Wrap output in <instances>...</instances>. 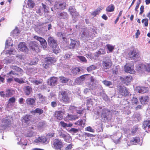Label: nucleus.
Instances as JSON below:
<instances>
[{"label": "nucleus", "instance_id": "nucleus-1", "mask_svg": "<svg viewBox=\"0 0 150 150\" xmlns=\"http://www.w3.org/2000/svg\"><path fill=\"white\" fill-rule=\"evenodd\" d=\"M97 113L98 115H100L103 121L106 122L109 120L111 118V112L107 109L101 107L99 106L97 108Z\"/></svg>", "mask_w": 150, "mask_h": 150}, {"label": "nucleus", "instance_id": "nucleus-2", "mask_svg": "<svg viewBox=\"0 0 150 150\" xmlns=\"http://www.w3.org/2000/svg\"><path fill=\"white\" fill-rule=\"evenodd\" d=\"M48 42L49 45L51 47L54 53L57 54L59 53L60 50L57 45V41L53 37H50L48 38Z\"/></svg>", "mask_w": 150, "mask_h": 150}, {"label": "nucleus", "instance_id": "nucleus-3", "mask_svg": "<svg viewBox=\"0 0 150 150\" xmlns=\"http://www.w3.org/2000/svg\"><path fill=\"white\" fill-rule=\"evenodd\" d=\"M128 57L131 60H136L140 57L139 51L136 49L131 50L128 53Z\"/></svg>", "mask_w": 150, "mask_h": 150}, {"label": "nucleus", "instance_id": "nucleus-4", "mask_svg": "<svg viewBox=\"0 0 150 150\" xmlns=\"http://www.w3.org/2000/svg\"><path fill=\"white\" fill-rule=\"evenodd\" d=\"M63 146V142L61 139H55L53 140L52 147L55 149L61 150Z\"/></svg>", "mask_w": 150, "mask_h": 150}, {"label": "nucleus", "instance_id": "nucleus-5", "mask_svg": "<svg viewBox=\"0 0 150 150\" xmlns=\"http://www.w3.org/2000/svg\"><path fill=\"white\" fill-rule=\"evenodd\" d=\"M112 65V62L108 57L103 58L102 60V66L104 69H107L110 68Z\"/></svg>", "mask_w": 150, "mask_h": 150}, {"label": "nucleus", "instance_id": "nucleus-6", "mask_svg": "<svg viewBox=\"0 0 150 150\" xmlns=\"http://www.w3.org/2000/svg\"><path fill=\"white\" fill-rule=\"evenodd\" d=\"M29 47L32 51L38 53L40 52L38 44L35 41L30 42L29 43Z\"/></svg>", "mask_w": 150, "mask_h": 150}, {"label": "nucleus", "instance_id": "nucleus-7", "mask_svg": "<svg viewBox=\"0 0 150 150\" xmlns=\"http://www.w3.org/2000/svg\"><path fill=\"white\" fill-rule=\"evenodd\" d=\"M42 6H40L36 11L37 13L40 16L42 15L43 12L46 13L48 12L49 10L48 7L46 5L43 3H42Z\"/></svg>", "mask_w": 150, "mask_h": 150}, {"label": "nucleus", "instance_id": "nucleus-8", "mask_svg": "<svg viewBox=\"0 0 150 150\" xmlns=\"http://www.w3.org/2000/svg\"><path fill=\"white\" fill-rule=\"evenodd\" d=\"M133 65L129 63H127L124 66L125 71L130 74H134L135 71L134 69Z\"/></svg>", "mask_w": 150, "mask_h": 150}, {"label": "nucleus", "instance_id": "nucleus-9", "mask_svg": "<svg viewBox=\"0 0 150 150\" xmlns=\"http://www.w3.org/2000/svg\"><path fill=\"white\" fill-rule=\"evenodd\" d=\"M34 38L39 41L40 45L42 46L43 48L45 49L47 47V44L46 41L43 38L38 36H35Z\"/></svg>", "mask_w": 150, "mask_h": 150}, {"label": "nucleus", "instance_id": "nucleus-10", "mask_svg": "<svg viewBox=\"0 0 150 150\" xmlns=\"http://www.w3.org/2000/svg\"><path fill=\"white\" fill-rule=\"evenodd\" d=\"M118 93L122 96H126L128 94V92L125 87L119 86L118 87Z\"/></svg>", "mask_w": 150, "mask_h": 150}, {"label": "nucleus", "instance_id": "nucleus-11", "mask_svg": "<svg viewBox=\"0 0 150 150\" xmlns=\"http://www.w3.org/2000/svg\"><path fill=\"white\" fill-rule=\"evenodd\" d=\"M66 6V3L64 2H56L54 5V8L56 9L63 10L65 9Z\"/></svg>", "mask_w": 150, "mask_h": 150}, {"label": "nucleus", "instance_id": "nucleus-12", "mask_svg": "<svg viewBox=\"0 0 150 150\" xmlns=\"http://www.w3.org/2000/svg\"><path fill=\"white\" fill-rule=\"evenodd\" d=\"M35 142L36 143H41L47 144L49 142V140L44 136H42L38 137L36 139Z\"/></svg>", "mask_w": 150, "mask_h": 150}, {"label": "nucleus", "instance_id": "nucleus-13", "mask_svg": "<svg viewBox=\"0 0 150 150\" xmlns=\"http://www.w3.org/2000/svg\"><path fill=\"white\" fill-rule=\"evenodd\" d=\"M18 48L21 51L24 52H28V49L24 42H21L18 45Z\"/></svg>", "mask_w": 150, "mask_h": 150}, {"label": "nucleus", "instance_id": "nucleus-14", "mask_svg": "<svg viewBox=\"0 0 150 150\" xmlns=\"http://www.w3.org/2000/svg\"><path fill=\"white\" fill-rule=\"evenodd\" d=\"M122 81L124 82L125 84L128 85L132 80V77L130 75L125 76L121 79Z\"/></svg>", "mask_w": 150, "mask_h": 150}, {"label": "nucleus", "instance_id": "nucleus-15", "mask_svg": "<svg viewBox=\"0 0 150 150\" xmlns=\"http://www.w3.org/2000/svg\"><path fill=\"white\" fill-rule=\"evenodd\" d=\"M136 90L139 93H143L148 91V88L144 86H137L136 87Z\"/></svg>", "mask_w": 150, "mask_h": 150}, {"label": "nucleus", "instance_id": "nucleus-16", "mask_svg": "<svg viewBox=\"0 0 150 150\" xmlns=\"http://www.w3.org/2000/svg\"><path fill=\"white\" fill-rule=\"evenodd\" d=\"M83 134L80 130L76 129V139H77L80 140H83Z\"/></svg>", "mask_w": 150, "mask_h": 150}, {"label": "nucleus", "instance_id": "nucleus-17", "mask_svg": "<svg viewBox=\"0 0 150 150\" xmlns=\"http://www.w3.org/2000/svg\"><path fill=\"white\" fill-rule=\"evenodd\" d=\"M57 81V77H52L50 79H48L47 83L49 85L51 86H54L56 84Z\"/></svg>", "mask_w": 150, "mask_h": 150}, {"label": "nucleus", "instance_id": "nucleus-18", "mask_svg": "<svg viewBox=\"0 0 150 150\" xmlns=\"http://www.w3.org/2000/svg\"><path fill=\"white\" fill-rule=\"evenodd\" d=\"M56 59L55 58L51 57H48L45 58V63L50 64L52 63H54L56 62Z\"/></svg>", "mask_w": 150, "mask_h": 150}, {"label": "nucleus", "instance_id": "nucleus-19", "mask_svg": "<svg viewBox=\"0 0 150 150\" xmlns=\"http://www.w3.org/2000/svg\"><path fill=\"white\" fill-rule=\"evenodd\" d=\"M143 127L145 130H146L147 129L148 131L150 132V121L147 120L144 121Z\"/></svg>", "mask_w": 150, "mask_h": 150}, {"label": "nucleus", "instance_id": "nucleus-20", "mask_svg": "<svg viewBox=\"0 0 150 150\" xmlns=\"http://www.w3.org/2000/svg\"><path fill=\"white\" fill-rule=\"evenodd\" d=\"M149 97L147 96H142L140 98V100L142 104H146L147 103L149 100Z\"/></svg>", "mask_w": 150, "mask_h": 150}, {"label": "nucleus", "instance_id": "nucleus-21", "mask_svg": "<svg viewBox=\"0 0 150 150\" xmlns=\"http://www.w3.org/2000/svg\"><path fill=\"white\" fill-rule=\"evenodd\" d=\"M62 96V100L64 102H67L69 101V98L67 94L64 91H62L61 93Z\"/></svg>", "mask_w": 150, "mask_h": 150}, {"label": "nucleus", "instance_id": "nucleus-22", "mask_svg": "<svg viewBox=\"0 0 150 150\" xmlns=\"http://www.w3.org/2000/svg\"><path fill=\"white\" fill-rule=\"evenodd\" d=\"M32 115H27L23 117L22 119V122L25 123H28L30 121L32 117Z\"/></svg>", "mask_w": 150, "mask_h": 150}, {"label": "nucleus", "instance_id": "nucleus-23", "mask_svg": "<svg viewBox=\"0 0 150 150\" xmlns=\"http://www.w3.org/2000/svg\"><path fill=\"white\" fill-rule=\"evenodd\" d=\"M26 102L28 105H33L34 104L35 100L33 98H29L26 99Z\"/></svg>", "mask_w": 150, "mask_h": 150}, {"label": "nucleus", "instance_id": "nucleus-24", "mask_svg": "<svg viewBox=\"0 0 150 150\" xmlns=\"http://www.w3.org/2000/svg\"><path fill=\"white\" fill-rule=\"evenodd\" d=\"M85 75H82L77 78L76 79V82L78 84L81 83L85 79Z\"/></svg>", "mask_w": 150, "mask_h": 150}, {"label": "nucleus", "instance_id": "nucleus-25", "mask_svg": "<svg viewBox=\"0 0 150 150\" xmlns=\"http://www.w3.org/2000/svg\"><path fill=\"white\" fill-rule=\"evenodd\" d=\"M144 64H139L136 66V69L139 72H143L144 71Z\"/></svg>", "mask_w": 150, "mask_h": 150}, {"label": "nucleus", "instance_id": "nucleus-26", "mask_svg": "<svg viewBox=\"0 0 150 150\" xmlns=\"http://www.w3.org/2000/svg\"><path fill=\"white\" fill-rule=\"evenodd\" d=\"M63 112L60 111H59L56 113V117L57 119L60 120L62 119L63 118Z\"/></svg>", "mask_w": 150, "mask_h": 150}, {"label": "nucleus", "instance_id": "nucleus-27", "mask_svg": "<svg viewBox=\"0 0 150 150\" xmlns=\"http://www.w3.org/2000/svg\"><path fill=\"white\" fill-rule=\"evenodd\" d=\"M43 112V111L42 110L38 108H37L34 110L31 111H30L31 113L34 115L36 113H38L39 115H40Z\"/></svg>", "mask_w": 150, "mask_h": 150}, {"label": "nucleus", "instance_id": "nucleus-28", "mask_svg": "<svg viewBox=\"0 0 150 150\" xmlns=\"http://www.w3.org/2000/svg\"><path fill=\"white\" fill-rule=\"evenodd\" d=\"M83 38H88L89 35V33L87 29L84 28L83 29L82 34L81 35Z\"/></svg>", "mask_w": 150, "mask_h": 150}, {"label": "nucleus", "instance_id": "nucleus-29", "mask_svg": "<svg viewBox=\"0 0 150 150\" xmlns=\"http://www.w3.org/2000/svg\"><path fill=\"white\" fill-rule=\"evenodd\" d=\"M11 67L12 69L15 70L21 74H22L23 72V71L22 69L17 66L12 65L11 66Z\"/></svg>", "mask_w": 150, "mask_h": 150}, {"label": "nucleus", "instance_id": "nucleus-30", "mask_svg": "<svg viewBox=\"0 0 150 150\" xmlns=\"http://www.w3.org/2000/svg\"><path fill=\"white\" fill-rule=\"evenodd\" d=\"M140 141L139 137H135L132 139L130 140V143L133 144H135L136 143L139 142Z\"/></svg>", "mask_w": 150, "mask_h": 150}, {"label": "nucleus", "instance_id": "nucleus-31", "mask_svg": "<svg viewBox=\"0 0 150 150\" xmlns=\"http://www.w3.org/2000/svg\"><path fill=\"white\" fill-rule=\"evenodd\" d=\"M115 8L114 5L113 4H111L106 8V11L109 12H112L114 11Z\"/></svg>", "mask_w": 150, "mask_h": 150}, {"label": "nucleus", "instance_id": "nucleus-32", "mask_svg": "<svg viewBox=\"0 0 150 150\" xmlns=\"http://www.w3.org/2000/svg\"><path fill=\"white\" fill-rule=\"evenodd\" d=\"M32 89L29 86H26L25 87V93L26 95H29L32 92Z\"/></svg>", "mask_w": 150, "mask_h": 150}, {"label": "nucleus", "instance_id": "nucleus-33", "mask_svg": "<svg viewBox=\"0 0 150 150\" xmlns=\"http://www.w3.org/2000/svg\"><path fill=\"white\" fill-rule=\"evenodd\" d=\"M57 35L60 39H62L64 41H65V40H66V38L65 37L66 35L64 33L59 32L57 33Z\"/></svg>", "mask_w": 150, "mask_h": 150}, {"label": "nucleus", "instance_id": "nucleus-34", "mask_svg": "<svg viewBox=\"0 0 150 150\" xmlns=\"http://www.w3.org/2000/svg\"><path fill=\"white\" fill-rule=\"evenodd\" d=\"M59 79L60 82L62 83H67L69 80V79L62 76L59 77Z\"/></svg>", "mask_w": 150, "mask_h": 150}, {"label": "nucleus", "instance_id": "nucleus-35", "mask_svg": "<svg viewBox=\"0 0 150 150\" xmlns=\"http://www.w3.org/2000/svg\"><path fill=\"white\" fill-rule=\"evenodd\" d=\"M85 120L84 119L81 120L77 121L76 122V125H77L83 127L85 124Z\"/></svg>", "mask_w": 150, "mask_h": 150}, {"label": "nucleus", "instance_id": "nucleus-36", "mask_svg": "<svg viewBox=\"0 0 150 150\" xmlns=\"http://www.w3.org/2000/svg\"><path fill=\"white\" fill-rule=\"evenodd\" d=\"M3 123L5 127H9L11 123L10 120L7 118L3 120Z\"/></svg>", "mask_w": 150, "mask_h": 150}, {"label": "nucleus", "instance_id": "nucleus-37", "mask_svg": "<svg viewBox=\"0 0 150 150\" xmlns=\"http://www.w3.org/2000/svg\"><path fill=\"white\" fill-rule=\"evenodd\" d=\"M37 95L38 96L39 98V100L41 101L42 103H43L46 99V97L41 93H39Z\"/></svg>", "mask_w": 150, "mask_h": 150}, {"label": "nucleus", "instance_id": "nucleus-38", "mask_svg": "<svg viewBox=\"0 0 150 150\" xmlns=\"http://www.w3.org/2000/svg\"><path fill=\"white\" fill-rule=\"evenodd\" d=\"M64 120L65 121H67V120H75V117L74 116L68 114L66 117L64 118Z\"/></svg>", "mask_w": 150, "mask_h": 150}, {"label": "nucleus", "instance_id": "nucleus-39", "mask_svg": "<svg viewBox=\"0 0 150 150\" xmlns=\"http://www.w3.org/2000/svg\"><path fill=\"white\" fill-rule=\"evenodd\" d=\"M27 5L30 8H32L35 6V4L32 0H28L27 1Z\"/></svg>", "mask_w": 150, "mask_h": 150}, {"label": "nucleus", "instance_id": "nucleus-40", "mask_svg": "<svg viewBox=\"0 0 150 150\" xmlns=\"http://www.w3.org/2000/svg\"><path fill=\"white\" fill-rule=\"evenodd\" d=\"M60 18L66 19L67 18V14L65 12H62L58 14Z\"/></svg>", "mask_w": 150, "mask_h": 150}, {"label": "nucleus", "instance_id": "nucleus-41", "mask_svg": "<svg viewBox=\"0 0 150 150\" xmlns=\"http://www.w3.org/2000/svg\"><path fill=\"white\" fill-rule=\"evenodd\" d=\"M38 61V59L36 57L33 58L30 60L29 64L30 65H35L37 64Z\"/></svg>", "mask_w": 150, "mask_h": 150}, {"label": "nucleus", "instance_id": "nucleus-42", "mask_svg": "<svg viewBox=\"0 0 150 150\" xmlns=\"http://www.w3.org/2000/svg\"><path fill=\"white\" fill-rule=\"evenodd\" d=\"M89 86L90 88L91 89L94 90L98 88V84L93 82L92 84L90 83L89 85Z\"/></svg>", "mask_w": 150, "mask_h": 150}, {"label": "nucleus", "instance_id": "nucleus-43", "mask_svg": "<svg viewBox=\"0 0 150 150\" xmlns=\"http://www.w3.org/2000/svg\"><path fill=\"white\" fill-rule=\"evenodd\" d=\"M42 79H40L39 80L33 79L31 81L33 83L36 85H38L42 84Z\"/></svg>", "mask_w": 150, "mask_h": 150}, {"label": "nucleus", "instance_id": "nucleus-44", "mask_svg": "<svg viewBox=\"0 0 150 150\" xmlns=\"http://www.w3.org/2000/svg\"><path fill=\"white\" fill-rule=\"evenodd\" d=\"M15 52V51L14 49H11L9 50H6L5 51L6 54H8L9 55L14 54Z\"/></svg>", "mask_w": 150, "mask_h": 150}, {"label": "nucleus", "instance_id": "nucleus-45", "mask_svg": "<svg viewBox=\"0 0 150 150\" xmlns=\"http://www.w3.org/2000/svg\"><path fill=\"white\" fill-rule=\"evenodd\" d=\"M71 43L70 45V48L71 49H73L75 47V40L74 39H70Z\"/></svg>", "mask_w": 150, "mask_h": 150}, {"label": "nucleus", "instance_id": "nucleus-46", "mask_svg": "<svg viewBox=\"0 0 150 150\" xmlns=\"http://www.w3.org/2000/svg\"><path fill=\"white\" fill-rule=\"evenodd\" d=\"M102 9L103 8L101 7L98 8V9L93 12L91 13L92 15L94 16H96L97 15L99 14L100 11L102 10Z\"/></svg>", "mask_w": 150, "mask_h": 150}, {"label": "nucleus", "instance_id": "nucleus-47", "mask_svg": "<svg viewBox=\"0 0 150 150\" xmlns=\"http://www.w3.org/2000/svg\"><path fill=\"white\" fill-rule=\"evenodd\" d=\"M14 80L16 82L20 84H22L25 83V82L22 78H15Z\"/></svg>", "mask_w": 150, "mask_h": 150}, {"label": "nucleus", "instance_id": "nucleus-48", "mask_svg": "<svg viewBox=\"0 0 150 150\" xmlns=\"http://www.w3.org/2000/svg\"><path fill=\"white\" fill-rule=\"evenodd\" d=\"M106 47L110 52H112L114 49L115 47L110 44H107Z\"/></svg>", "mask_w": 150, "mask_h": 150}, {"label": "nucleus", "instance_id": "nucleus-49", "mask_svg": "<svg viewBox=\"0 0 150 150\" xmlns=\"http://www.w3.org/2000/svg\"><path fill=\"white\" fill-rule=\"evenodd\" d=\"M102 82L106 86H110L112 85V83L111 82L106 80L103 81Z\"/></svg>", "mask_w": 150, "mask_h": 150}, {"label": "nucleus", "instance_id": "nucleus-50", "mask_svg": "<svg viewBox=\"0 0 150 150\" xmlns=\"http://www.w3.org/2000/svg\"><path fill=\"white\" fill-rule=\"evenodd\" d=\"M96 67L93 65H91L87 68V70L88 72H90L93 70L96 69Z\"/></svg>", "mask_w": 150, "mask_h": 150}, {"label": "nucleus", "instance_id": "nucleus-51", "mask_svg": "<svg viewBox=\"0 0 150 150\" xmlns=\"http://www.w3.org/2000/svg\"><path fill=\"white\" fill-rule=\"evenodd\" d=\"M16 101V99L14 97L10 98L8 100V105H11L12 104L14 103Z\"/></svg>", "mask_w": 150, "mask_h": 150}, {"label": "nucleus", "instance_id": "nucleus-52", "mask_svg": "<svg viewBox=\"0 0 150 150\" xmlns=\"http://www.w3.org/2000/svg\"><path fill=\"white\" fill-rule=\"evenodd\" d=\"M131 101L132 103L134 104H137L138 102V100L135 96H133L132 98L131 99Z\"/></svg>", "mask_w": 150, "mask_h": 150}, {"label": "nucleus", "instance_id": "nucleus-53", "mask_svg": "<svg viewBox=\"0 0 150 150\" xmlns=\"http://www.w3.org/2000/svg\"><path fill=\"white\" fill-rule=\"evenodd\" d=\"M69 10L70 12V13L72 17L74 16L75 15V11L73 8L72 7H69Z\"/></svg>", "mask_w": 150, "mask_h": 150}, {"label": "nucleus", "instance_id": "nucleus-54", "mask_svg": "<svg viewBox=\"0 0 150 150\" xmlns=\"http://www.w3.org/2000/svg\"><path fill=\"white\" fill-rule=\"evenodd\" d=\"M144 71L150 72V64H144Z\"/></svg>", "mask_w": 150, "mask_h": 150}, {"label": "nucleus", "instance_id": "nucleus-55", "mask_svg": "<svg viewBox=\"0 0 150 150\" xmlns=\"http://www.w3.org/2000/svg\"><path fill=\"white\" fill-rule=\"evenodd\" d=\"M46 124L44 122H41L39 123L38 127L39 128H43L45 127Z\"/></svg>", "mask_w": 150, "mask_h": 150}, {"label": "nucleus", "instance_id": "nucleus-56", "mask_svg": "<svg viewBox=\"0 0 150 150\" xmlns=\"http://www.w3.org/2000/svg\"><path fill=\"white\" fill-rule=\"evenodd\" d=\"M55 133L54 132H52L48 133L46 136L50 138H51L54 137Z\"/></svg>", "mask_w": 150, "mask_h": 150}, {"label": "nucleus", "instance_id": "nucleus-57", "mask_svg": "<svg viewBox=\"0 0 150 150\" xmlns=\"http://www.w3.org/2000/svg\"><path fill=\"white\" fill-rule=\"evenodd\" d=\"M64 139L66 142H69L70 141L71 137L69 134H67Z\"/></svg>", "mask_w": 150, "mask_h": 150}, {"label": "nucleus", "instance_id": "nucleus-58", "mask_svg": "<svg viewBox=\"0 0 150 150\" xmlns=\"http://www.w3.org/2000/svg\"><path fill=\"white\" fill-rule=\"evenodd\" d=\"M67 134H65L63 132H59V135L60 137L63 138H65V136L67 135Z\"/></svg>", "mask_w": 150, "mask_h": 150}, {"label": "nucleus", "instance_id": "nucleus-59", "mask_svg": "<svg viewBox=\"0 0 150 150\" xmlns=\"http://www.w3.org/2000/svg\"><path fill=\"white\" fill-rule=\"evenodd\" d=\"M6 97H8L11 96L12 95V92L10 90H8L6 91Z\"/></svg>", "mask_w": 150, "mask_h": 150}, {"label": "nucleus", "instance_id": "nucleus-60", "mask_svg": "<svg viewBox=\"0 0 150 150\" xmlns=\"http://www.w3.org/2000/svg\"><path fill=\"white\" fill-rule=\"evenodd\" d=\"M60 124L62 127L64 128L67 127V124L65 123L63 121H61Z\"/></svg>", "mask_w": 150, "mask_h": 150}, {"label": "nucleus", "instance_id": "nucleus-61", "mask_svg": "<svg viewBox=\"0 0 150 150\" xmlns=\"http://www.w3.org/2000/svg\"><path fill=\"white\" fill-rule=\"evenodd\" d=\"M148 19H144L142 20V22L144 23V25L146 27L148 25Z\"/></svg>", "mask_w": 150, "mask_h": 150}, {"label": "nucleus", "instance_id": "nucleus-62", "mask_svg": "<svg viewBox=\"0 0 150 150\" xmlns=\"http://www.w3.org/2000/svg\"><path fill=\"white\" fill-rule=\"evenodd\" d=\"M78 57L79 59L82 62H86V58L83 57L81 56H78Z\"/></svg>", "mask_w": 150, "mask_h": 150}, {"label": "nucleus", "instance_id": "nucleus-63", "mask_svg": "<svg viewBox=\"0 0 150 150\" xmlns=\"http://www.w3.org/2000/svg\"><path fill=\"white\" fill-rule=\"evenodd\" d=\"M94 100V99L89 98L87 99V104H90L91 105H92L93 102V101Z\"/></svg>", "mask_w": 150, "mask_h": 150}, {"label": "nucleus", "instance_id": "nucleus-64", "mask_svg": "<svg viewBox=\"0 0 150 150\" xmlns=\"http://www.w3.org/2000/svg\"><path fill=\"white\" fill-rule=\"evenodd\" d=\"M72 55V54L71 53H69L65 54L64 56V58L66 59H68L70 58L71 57Z\"/></svg>", "mask_w": 150, "mask_h": 150}]
</instances>
